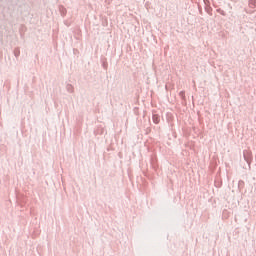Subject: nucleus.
<instances>
[{
	"mask_svg": "<svg viewBox=\"0 0 256 256\" xmlns=\"http://www.w3.org/2000/svg\"><path fill=\"white\" fill-rule=\"evenodd\" d=\"M153 121H154V123H159V116L154 115L153 116Z\"/></svg>",
	"mask_w": 256,
	"mask_h": 256,
	"instance_id": "obj_1",
	"label": "nucleus"
}]
</instances>
